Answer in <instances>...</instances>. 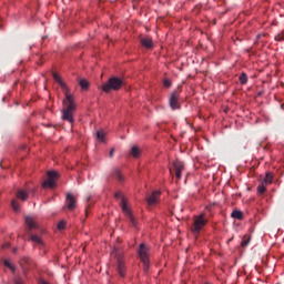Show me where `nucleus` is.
<instances>
[{
  "instance_id": "nucleus-1",
  "label": "nucleus",
  "mask_w": 284,
  "mask_h": 284,
  "mask_svg": "<svg viewBox=\"0 0 284 284\" xmlns=\"http://www.w3.org/2000/svg\"><path fill=\"white\" fill-rule=\"evenodd\" d=\"M53 79L57 83H59L62 92L64 93L65 99L63 100V121H68L69 123H74V112H77V102L74 101V95L70 94V89L68 84L61 79L59 73H53Z\"/></svg>"
},
{
  "instance_id": "nucleus-2",
  "label": "nucleus",
  "mask_w": 284,
  "mask_h": 284,
  "mask_svg": "<svg viewBox=\"0 0 284 284\" xmlns=\"http://www.w3.org/2000/svg\"><path fill=\"white\" fill-rule=\"evenodd\" d=\"M123 88V79L111 78L108 83L102 85L103 92H110V90H121Z\"/></svg>"
},
{
  "instance_id": "nucleus-3",
  "label": "nucleus",
  "mask_w": 284,
  "mask_h": 284,
  "mask_svg": "<svg viewBox=\"0 0 284 284\" xmlns=\"http://www.w3.org/2000/svg\"><path fill=\"white\" fill-rule=\"evenodd\" d=\"M138 254L144 265V272H148V270H150V254L148 246L141 244Z\"/></svg>"
},
{
  "instance_id": "nucleus-4",
  "label": "nucleus",
  "mask_w": 284,
  "mask_h": 284,
  "mask_svg": "<svg viewBox=\"0 0 284 284\" xmlns=\"http://www.w3.org/2000/svg\"><path fill=\"white\" fill-rule=\"evenodd\" d=\"M120 205L125 216L130 219V222L132 223V225H136V220H134V215H132V211L130 210V206H128V200L125 197H122Z\"/></svg>"
},
{
  "instance_id": "nucleus-5",
  "label": "nucleus",
  "mask_w": 284,
  "mask_h": 284,
  "mask_svg": "<svg viewBox=\"0 0 284 284\" xmlns=\"http://www.w3.org/2000/svg\"><path fill=\"white\" fill-rule=\"evenodd\" d=\"M111 256H118V272L120 276H125V262L119 257V251L116 248L112 251Z\"/></svg>"
},
{
  "instance_id": "nucleus-6",
  "label": "nucleus",
  "mask_w": 284,
  "mask_h": 284,
  "mask_svg": "<svg viewBox=\"0 0 284 284\" xmlns=\"http://www.w3.org/2000/svg\"><path fill=\"white\" fill-rule=\"evenodd\" d=\"M58 173L55 171H49L48 172V180L43 182L42 187H55L57 182L54 179H57Z\"/></svg>"
},
{
  "instance_id": "nucleus-7",
  "label": "nucleus",
  "mask_w": 284,
  "mask_h": 284,
  "mask_svg": "<svg viewBox=\"0 0 284 284\" xmlns=\"http://www.w3.org/2000/svg\"><path fill=\"white\" fill-rule=\"evenodd\" d=\"M207 220H205L204 215H200L194 221V232H200L202 227H204Z\"/></svg>"
},
{
  "instance_id": "nucleus-8",
  "label": "nucleus",
  "mask_w": 284,
  "mask_h": 284,
  "mask_svg": "<svg viewBox=\"0 0 284 284\" xmlns=\"http://www.w3.org/2000/svg\"><path fill=\"white\" fill-rule=\"evenodd\" d=\"M170 106L172 110H179L180 104H179V92L174 91L171 93L170 97Z\"/></svg>"
},
{
  "instance_id": "nucleus-9",
  "label": "nucleus",
  "mask_w": 284,
  "mask_h": 284,
  "mask_svg": "<svg viewBox=\"0 0 284 284\" xmlns=\"http://www.w3.org/2000/svg\"><path fill=\"white\" fill-rule=\"evenodd\" d=\"M173 170L175 172L176 179H181V172L182 170H185V165L183 164V162L175 160L173 162Z\"/></svg>"
},
{
  "instance_id": "nucleus-10",
  "label": "nucleus",
  "mask_w": 284,
  "mask_h": 284,
  "mask_svg": "<svg viewBox=\"0 0 284 284\" xmlns=\"http://www.w3.org/2000/svg\"><path fill=\"white\" fill-rule=\"evenodd\" d=\"M159 196H161V191H153L152 194L146 199L149 205H156L159 203Z\"/></svg>"
},
{
  "instance_id": "nucleus-11",
  "label": "nucleus",
  "mask_w": 284,
  "mask_h": 284,
  "mask_svg": "<svg viewBox=\"0 0 284 284\" xmlns=\"http://www.w3.org/2000/svg\"><path fill=\"white\" fill-rule=\"evenodd\" d=\"M67 207L68 210L72 211L74 207H77V197L72 195L71 193L67 194Z\"/></svg>"
},
{
  "instance_id": "nucleus-12",
  "label": "nucleus",
  "mask_w": 284,
  "mask_h": 284,
  "mask_svg": "<svg viewBox=\"0 0 284 284\" xmlns=\"http://www.w3.org/2000/svg\"><path fill=\"white\" fill-rule=\"evenodd\" d=\"M141 45L146 48V50H152V48H154V42L151 40V38L146 37L141 39Z\"/></svg>"
},
{
  "instance_id": "nucleus-13",
  "label": "nucleus",
  "mask_w": 284,
  "mask_h": 284,
  "mask_svg": "<svg viewBox=\"0 0 284 284\" xmlns=\"http://www.w3.org/2000/svg\"><path fill=\"white\" fill-rule=\"evenodd\" d=\"M131 156H133L134 159H139V156H141V148H139L138 145H133L131 148Z\"/></svg>"
},
{
  "instance_id": "nucleus-14",
  "label": "nucleus",
  "mask_w": 284,
  "mask_h": 284,
  "mask_svg": "<svg viewBox=\"0 0 284 284\" xmlns=\"http://www.w3.org/2000/svg\"><path fill=\"white\" fill-rule=\"evenodd\" d=\"M272 181H274V175L271 172H268L266 173L265 179L263 180L262 183L264 185H272Z\"/></svg>"
},
{
  "instance_id": "nucleus-15",
  "label": "nucleus",
  "mask_w": 284,
  "mask_h": 284,
  "mask_svg": "<svg viewBox=\"0 0 284 284\" xmlns=\"http://www.w3.org/2000/svg\"><path fill=\"white\" fill-rule=\"evenodd\" d=\"M26 223L28 227H30V230H33V227H37V222H34V219H32L31 216L26 217Z\"/></svg>"
},
{
  "instance_id": "nucleus-16",
  "label": "nucleus",
  "mask_w": 284,
  "mask_h": 284,
  "mask_svg": "<svg viewBox=\"0 0 284 284\" xmlns=\"http://www.w3.org/2000/svg\"><path fill=\"white\" fill-rule=\"evenodd\" d=\"M17 197L20 199V201H26L28 199V192L20 190L17 193Z\"/></svg>"
},
{
  "instance_id": "nucleus-17",
  "label": "nucleus",
  "mask_w": 284,
  "mask_h": 284,
  "mask_svg": "<svg viewBox=\"0 0 284 284\" xmlns=\"http://www.w3.org/2000/svg\"><path fill=\"white\" fill-rule=\"evenodd\" d=\"M231 216L232 219H237V221H242L243 212L235 210L232 212Z\"/></svg>"
},
{
  "instance_id": "nucleus-18",
  "label": "nucleus",
  "mask_w": 284,
  "mask_h": 284,
  "mask_svg": "<svg viewBox=\"0 0 284 284\" xmlns=\"http://www.w3.org/2000/svg\"><path fill=\"white\" fill-rule=\"evenodd\" d=\"M31 241L36 245H43V240H41V237H39L38 235H31Z\"/></svg>"
},
{
  "instance_id": "nucleus-19",
  "label": "nucleus",
  "mask_w": 284,
  "mask_h": 284,
  "mask_svg": "<svg viewBox=\"0 0 284 284\" xmlns=\"http://www.w3.org/2000/svg\"><path fill=\"white\" fill-rule=\"evenodd\" d=\"M97 139H98V141H101V143H105V132L98 131L97 132Z\"/></svg>"
},
{
  "instance_id": "nucleus-20",
  "label": "nucleus",
  "mask_w": 284,
  "mask_h": 284,
  "mask_svg": "<svg viewBox=\"0 0 284 284\" xmlns=\"http://www.w3.org/2000/svg\"><path fill=\"white\" fill-rule=\"evenodd\" d=\"M80 87L82 88V90H88V88H90V82H88V80L82 79L80 80Z\"/></svg>"
},
{
  "instance_id": "nucleus-21",
  "label": "nucleus",
  "mask_w": 284,
  "mask_h": 284,
  "mask_svg": "<svg viewBox=\"0 0 284 284\" xmlns=\"http://www.w3.org/2000/svg\"><path fill=\"white\" fill-rule=\"evenodd\" d=\"M11 205H12V209L14 210V212H19V210H21V205L19 204V202L17 200H13Z\"/></svg>"
},
{
  "instance_id": "nucleus-22",
  "label": "nucleus",
  "mask_w": 284,
  "mask_h": 284,
  "mask_svg": "<svg viewBox=\"0 0 284 284\" xmlns=\"http://www.w3.org/2000/svg\"><path fill=\"white\" fill-rule=\"evenodd\" d=\"M4 265H6V267H8L9 270H11V272H14V264H12V261H10V260H4Z\"/></svg>"
},
{
  "instance_id": "nucleus-23",
  "label": "nucleus",
  "mask_w": 284,
  "mask_h": 284,
  "mask_svg": "<svg viewBox=\"0 0 284 284\" xmlns=\"http://www.w3.org/2000/svg\"><path fill=\"white\" fill-rule=\"evenodd\" d=\"M266 184H264L263 182L260 184V186L257 187V192L260 193V194H265V192H266V186H265Z\"/></svg>"
},
{
  "instance_id": "nucleus-24",
  "label": "nucleus",
  "mask_w": 284,
  "mask_h": 284,
  "mask_svg": "<svg viewBox=\"0 0 284 284\" xmlns=\"http://www.w3.org/2000/svg\"><path fill=\"white\" fill-rule=\"evenodd\" d=\"M250 241L251 239L248 236H244L241 243L242 247H247V245H250Z\"/></svg>"
},
{
  "instance_id": "nucleus-25",
  "label": "nucleus",
  "mask_w": 284,
  "mask_h": 284,
  "mask_svg": "<svg viewBox=\"0 0 284 284\" xmlns=\"http://www.w3.org/2000/svg\"><path fill=\"white\" fill-rule=\"evenodd\" d=\"M240 81H241V83H243V84L247 83V75H246L245 73H242V74L240 75Z\"/></svg>"
},
{
  "instance_id": "nucleus-26",
  "label": "nucleus",
  "mask_w": 284,
  "mask_h": 284,
  "mask_svg": "<svg viewBox=\"0 0 284 284\" xmlns=\"http://www.w3.org/2000/svg\"><path fill=\"white\" fill-rule=\"evenodd\" d=\"M65 225H67V223H65V221H60L59 223H58V230H65Z\"/></svg>"
},
{
  "instance_id": "nucleus-27",
  "label": "nucleus",
  "mask_w": 284,
  "mask_h": 284,
  "mask_svg": "<svg viewBox=\"0 0 284 284\" xmlns=\"http://www.w3.org/2000/svg\"><path fill=\"white\" fill-rule=\"evenodd\" d=\"M164 88H170L172 85V81H170L169 79H165L163 81Z\"/></svg>"
},
{
  "instance_id": "nucleus-28",
  "label": "nucleus",
  "mask_w": 284,
  "mask_h": 284,
  "mask_svg": "<svg viewBox=\"0 0 284 284\" xmlns=\"http://www.w3.org/2000/svg\"><path fill=\"white\" fill-rule=\"evenodd\" d=\"M116 178L119 181H123V175L119 171L116 172Z\"/></svg>"
},
{
  "instance_id": "nucleus-29",
  "label": "nucleus",
  "mask_w": 284,
  "mask_h": 284,
  "mask_svg": "<svg viewBox=\"0 0 284 284\" xmlns=\"http://www.w3.org/2000/svg\"><path fill=\"white\" fill-rule=\"evenodd\" d=\"M275 40H276V41H283V36H282V34L276 36V37H275Z\"/></svg>"
},
{
  "instance_id": "nucleus-30",
  "label": "nucleus",
  "mask_w": 284,
  "mask_h": 284,
  "mask_svg": "<svg viewBox=\"0 0 284 284\" xmlns=\"http://www.w3.org/2000/svg\"><path fill=\"white\" fill-rule=\"evenodd\" d=\"M8 247H10V243L6 242V243L2 245V248H3V250H8Z\"/></svg>"
},
{
  "instance_id": "nucleus-31",
  "label": "nucleus",
  "mask_w": 284,
  "mask_h": 284,
  "mask_svg": "<svg viewBox=\"0 0 284 284\" xmlns=\"http://www.w3.org/2000/svg\"><path fill=\"white\" fill-rule=\"evenodd\" d=\"M14 283L16 284H23V281H21L19 277H16Z\"/></svg>"
},
{
  "instance_id": "nucleus-32",
  "label": "nucleus",
  "mask_w": 284,
  "mask_h": 284,
  "mask_svg": "<svg viewBox=\"0 0 284 284\" xmlns=\"http://www.w3.org/2000/svg\"><path fill=\"white\" fill-rule=\"evenodd\" d=\"M110 156H114V149L110 151Z\"/></svg>"
},
{
  "instance_id": "nucleus-33",
  "label": "nucleus",
  "mask_w": 284,
  "mask_h": 284,
  "mask_svg": "<svg viewBox=\"0 0 284 284\" xmlns=\"http://www.w3.org/2000/svg\"><path fill=\"white\" fill-rule=\"evenodd\" d=\"M39 284H49V283L45 282V281H43V280H41V281L39 282Z\"/></svg>"
},
{
  "instance_id": "nucleus-34",
  "label": "nucleus",
  "mask_w": 284,
  "mask_h": 284,
  "mask_svg": "<svg viewBox=\"0 0 284 284\" xmlns=\"http://www.w3.org/2000/svg\"><path fill=\"white\" fill-rule=\"evenodd\" d=\"M115 197H116V199H121V193H116V194H115Z\"/></svg>"
}]
</instances>
